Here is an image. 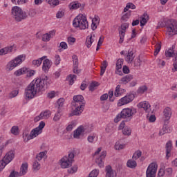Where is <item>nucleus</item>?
<instances>
[{"instance_id":"f257e3e1","label":"nucleus","mask_w":177,"mask_h":177,"mask_svg":"<svg viewBox=\"0 0 177 177\" xmlns=\"http://www.w3.org/2000/svg\"><path fill=\"white\" fill-rule=\"evenodd\" d=\"M48 77L44 76V77H39L36 80H34L25 89V96L26 99L30 100V99H34L37 93L45 91L48 88V85L49 83H47Z\"/></svg>"},{"instance_id":"f03ea898","label":"nucleus","mask_w":177,"mask_h":177,"mask_svg":"<svg viewBox=\"0 0 177 177\" xmlns=\"http://www.w3.org/2000/svg\"><path fill=\"white\" fill-rule=\"evenodd\" d=\"M72 109H74L71 113V117L73 115H81L84 108L85 107V100L84 96L81 95H75L73 97V101L71 103Z\"/></svg>"},{"instance_id":"7ed1b4c3","label":"nucleus","mask_w":177,"mask_h":177,"mask_svg":"<svg viewBox=\"0 0 177 177\" xmlns=\"http://www.w3.org/2000/svg\"><path fill=\"white\" fill-rule=\"evenodd\" d=\"M164 27H166L167 34V35H169V37H172V35H175V34H177L176 20L169 19L166 22V24L164 21H160L158 22L156 28H162Z\"/></svg>"},{"instance_id":"20e7f679","label":"nucleus","mask_w":177,"mask_h":177,"mask_svg":"<svg viewBox=\"0 0 177 177\" xmlns=\"http://www.w3.org/2000/svg\"><path fill=\"white\" fill-rule=\"evenodd\" d=\"M136 113V109L133 108H125L122 110V111L114 118V122H119L121 121V118L127 120V121H131L132 117L135 115Z\"/></svg>"},{"instance_id":"39448f33","label":"nucleus","mask_w":177,"mask_h":177,"mask_svg":"<svg viewBox=\"0 0 177 177\" xmlns=\"http://www.w3.org/2000/svg\"><path fill=\"white\" fill-rule=\"evenodd\" d=\"M73 26L75 28H80V30H86L89 27L86 17L84 15H77L73 21Z\"/></svg>"},{"instance_id":"423d86ee","label":"nucleus","mask_w":177,"mask_h":177,"mask_svg":"<svg viewBox=\"0 0 177 177\" xmlns=\"http://www.w3.org/2000/svg\"><path fill=\"white\" fill-rule=\"evenodd\" d=\"M24 60H26V55L23 54L17 56L8 63L6 70L8 71H12V70H14L15 67L19 66V64H21Z\"/></svg>"},{"instance_id":"0eeeda50","label":"nucleus","mask_w":177,"mask_h":177,"mask_svg":"<svg viewBox=\"0 0 177 177\" xmlns=\"http://www.w3.org/2000/svg\"><path fill=\"white\" fill-rule=\"evenodd\" d=\"M12 16L16 21H21V20H24L26 17H28V15L26 12H24L20 7L17 6L12 8Z\"/></svg>"},{"instance_id":"6e6552de","label":"nucleus","mask_w":177,"mask_h":177,"mask_svg":"<svg viewBox=\"0 0 177 177\" xmlns=\"http://www.w3.org/2000/svg\"><path fill=\"white\" fill-rule=\"evenodd\" d=\"M74 152L68 153V156H64L61 159V167L62 168H70L73 165V161H74Z\"/></svg>"},{"instance_id":"1a4fd4ad","label":"nucleus","mask_w":177,"mask_h":177,"mask_svg":"<svg viewBox=\"0 0 177 177\" xmlns=\"http://www.w3.org/2000/svg\"><path fill=\"white\" fill-rule=\"evenodd\" d=\"M158 168V165H157V163L156 162L151 163L146 171V176L156 177V174H157Z\"/></svg>"},{"instance_id":"9d476101","label":"nucleus","mask_w":177,"mask_h":177,"mask_svg":"<svg viewBox=\"0 0 177 177\" xmlns=\"http://www.w3.org/2000/svg\"><path fill=\"white\" fill-rule=\"evenodd\" d=\"M13 158H15V151H10L4 156L1 162V166L4 168V167H6V165L13 160Z\"/></svg>"},{"instance_id":"9b49d317","label":"nucleus","mask_w":177,"mask_h":177,"mask_svg":"<svg viewBox=\"0 0 177 177\" xmlns=\"http://www.w3.org/2000/svg\"><path fill=\"white\" fill-rule=\"evenodd\" d=\"M135 99V94L133 93H129V95H125L120 100L119 103L122 106H124V104H128V103H131L133 100Z\"/></svg>"},{"instance_id":"f8f14e48","label":"nucleus","mask_w":177,"mask_h":177,"mask_svg":"<svg viewBox=\"0 0 177 177\" xmlns=\"http://www.w3.org/2000/svg\"><path fill=\"white\" fill-rule=\"evenodd\" d=\"M34 130L32 129L30 134L28 133V131H24L23 132V139L25 142H28V140H31L32 139H34L37 138V134H35Z\"/></svg>"},{"instance_id":"ddd939ff","label":"nucleus","mask_w":177,"mask_h":177,"mask_svg":"<svg viewBox=\"0 0 177 177\" xmlns=\"http://www.w3.org/2000/svg\"><path fill=\"white\" fill-rule=\"evenodd\" d=\"M172 115V110L169 107H166L163 110V119L165 121V124H169V120H171V117Z\"/></svg>"},{"instance_id":"4468645a","label":"nucleus","mask_w":177,"mask_h":177,"mask_svg":"<svg viewBox=\"0 0 177 177\" xmlns=\"http://www.w3.org/2000/svg\"><path fill=\"white\" fill-rule=\"evenodd\" d=\"M68 7L71 10H75L77 9L84 10V8H85V3H81L78 1H73L69 4Z\"/></svg>"},{"instance_id":"2eb2a0df","label":"nucleus","mask_w":177,"mask_h":177,"mask_svg":"<svg viewBox=\"0 0 177 177\" xmlns=\"http://www.w3.org/2000/svg\"><path fill=\"white\" fill-rule=\"evenodd\" d=\"M107 154V152L106 151H103L100 157L95 160L96 164L99 166L100 168H102L104 165V163L103 162V160L106 158V156Z\"/></svg>"},{"instance_id":"dca6fc26","label":"nucleus","mask_w":177,"mask_h":177,"mask_svg":"<svg viewBox=\"0 0 177 177\" xmlns=\"http://www.w3.org/2000/svg\"><path fill=\"white\" fill-rule=\"evenodd\" d=\"M172 141L169 140L165 145L166 160H169V157H171V151H172Z\"/></svg>"},{"instance_id":"f3484780","label":"nucleus","mask_w":177,"mask_h":177,"mask_svg":"<svg viewBox=\"0 0 177 177\" xmlns=\"http://www.w3.org/2000/svg\"><path fill=\"white\" fill-rule=\"evenodd\" d=\"M106 176L105 177H117V172L113 170L111 166L107 165L105 167Z\"/></svg>"},{"instance_id":"a211bd4d","label":"nucleus","mask_w":177,"mask_h":177,"mask_svg":"<svg viewBox=\"0 0 177 177\" xmlns=\"http://www.w3.org/2000/svg\"><path fill=\"white\" fill-rule=\"evenodd\" d=\"M138 107H139L140 109H144L146 113H150V107H151V106L150 105V103H149V102L144 101L140 102L138 104Z\"/></svg>"},{"instance_id":"6ab92c4d","label":"nucleus","mask_w":177,"mask_h":177,"mask_svg":"<svg viewBox=\"0 0 177 177\" xmlns=\"http://www.w3.org/2000/svg\"><path fill=\"white\" fill-rule=\"evenodd\" d=\"M45 128V122L41 121L40 122L39 126L35 129H33L34 132L35 133V134L38 136V135H41L42 133V129Z\"/></svg>"},{"instance_id":"aec40b11","label":"nucleus","mask_w":177,"mask_h":177,"mask_svg":"<svg viewBox=\"0 0 177 177\" xmlns=\"http://www.w3.org/2000/svg\"><path fill=\"white\" fill-rule=\"evenodd\" d=\"M49 68H50V60L46 59L43 61L42 69L44 73H48V71H49Z\"/></svg>"},{"instance_id":"412c9836","label":"nucleus","mask_w":177,"mask_h":177,"mask_svg":"<svg viewBox=\"0 0 177 177\" xmlns=\"http://www.w3.org/2000/svg\"><path fill=\"white\" fill-rule=\"evenodd\" d=\"M84 132V127L80 126L78 127L73 133V138L75 139H80V136H81V134Z\"/></svg>"},{"instance_id":"4be33fe9","label":"nucleus","mask_w":177,"mask_h":177,"mask_svg":"<svg viewBox=\"0 0 177 177\" xmlns=\"http://www.w3.org/2000/svg\"><path fill=\"white\" fill-rule=\"evenodd\" d=\"M132 80H133V76H132V75H127L126 76L123 77L121 78L120 84H123L124 85H127V84H128V82L132 81Z\"/></svg>"},{"instance_id":"5701e85b","label":"nucleus","mask_w":177,"mask_h":177,"mask_svg":"<svg viewBox=\"0 0 177 177\" xmlns=\"http://www.w3.org/2000/svg\"><path fill=\"white\" fill-rule=\"evenodd\" d=\"M93 37H95V35L92 36V35H90L88 36L86 39L85 45L86 48H91L92 46V44L94 42Z\"/></svg>"},{"instance_id":"b1692460","label":"nucleus","mask_w":177,"mask_h":177,"mask_svg":"<svg viewBox=\"0 0 177 177\" xmlns=\"http://www.w3.org/2000/svg\"><path fill=\"white\" fill-rule=\"evenodd\" d=\"M13 50V47H5L4 48H1L0 50V56H4V55H8V53H12Z\"/></svg>"},{"instance_id":"393cba45","label":"nucleus","mask_w":177,"mask_h":177,"mask_svg":"<svg viewBox=\"0 0 177 177\" xmlns=\"http://www.w3.org/2000/svg\"><path fill=\"white\" fill-rule=\"evenodd\" d=\"M28 169V164L24 163L21 166L19 176H23V175H26L27 174V171Z\"/></svg>"},{"instance_id":"a878e982","label":"nucleus","mask_w":177,"mask_h":177,"mask_svg":"<svg viewBox=\"0 0 177 177\" xmlns=\"http://www.w3.org/2000/svg\"><path fill=\"white\" fill-rule=\"evenodd\" d=\"M28 73V68H21L15 72V75L16 77H20V75H23V74H27Z\"/></svg>"},{"instance_id":"bb28decb","label":"nucleus","mask_w":177,"mask_h":177,"mask_svg":"<svg viewBox=\"0 0 177 177\" xmlns=\"http://www.w3.org/2000/svg\"><path fill=\"white\" fill-rule=\"evenodd\" d=\"M147 21H149V15L147 13H144L141 17L140 26H146Z\"/></svg>"},{"instance_id":"cd10ccee","label":"nucleus","mask_w":177,"mask_h":177,"mask_svg":"<svg viewBox=\"0 0 177 177\" xmlns=\"http://www.w3.org/2000/svg\"><path fill=\"white\" fill-rule=\"evenodd\" d=\"M46 59V56H43L41 58L38 59H35L32 61L33 66H35L36 67H39L41 64H42V60Z\"/></svg>"},{"instance_id":"c85d7f7f","label":"nucleus","mask_w":177,"mask_h":177,"mask_svg":"<svg viewBox=\"0 0 177 177\" xmlns=\"http://www.w3.org/2000/svg\"><path fill=\"white\" fill-rule=\"evenodd\" d=\"M123 135L124 136H131V134L132 133V129H131V127L126 126L123 130L122 131Z\"/></svg>"},{"instance_id":"c756f323","label":"nucleus","mask_w":177,"mask_h":177,"mask_svg":"<svg viewBox=\"0 0 177 177\" xmlns=\"http://www.w3.org/2000/svg\"><path fill=\"white\" fill-rule=\"evenodd\" d=\"M127 166L128 167V168L133 169L136 168V167L138 166V163H136V161L130 159L127 161Z\"/></svg>"},{"instance_id":"7c9ffc66","label":"nucleus","mask_w":177,"mask_h":177,"mask_svg":"<svg viewBox=\"0 0 177 177\" xmlns=\"http://www.w3.org/2000/svg\"><path fill=\"white\" fill-rule=\"evenodd\" d=\"M133 59H135V56H133V53L132 51H130L128 53V55H127L125 60L128 63H132L133 62Z\"/></svg>"},{"instance_id":"2f4dec72","label":"nucleus","mask_w":177,"mask_h":177,"mask_svg":"<svg viewBox=\"0 0 177 177\" xmlns=\"http://www.w3.org/2000/svg\"><path fill=\"white\" fill-rule=\"evenodd\" d=\"M51 112L49 110L45 111L44 112H41L40 113V117L43 118V120H48L50 117Z\"/></svg>"},{"instance_id":"473e14b6","label":"nucleus","mask_w":177,"mask_h":177,"mask_svg":"<svg viewBox=\"0 0 177 177\" xmlns=\"http://www.w3.org/2000/svg\"><path fill=\"white\" fill-rule=\"evenodd\" d=\"M32 169L33 171H39L41 169V164L37 160H35L32 165Z\"/></svg>"},{"instance_id":"72a5a7b5","label":"nucleus","mask_w":177,"mask_h":177,"mask_svg":"<svg viewBox=\"0 0 177 177\" xmlns=\"http://www.w3.org/2000/svg\"><path fill=\"white\" fill-rule=\"evenodd\" d=\"M134 67L139 68L142 66V61L140 60V56H138L137 58L134 59L133 62Z\"/></svg>"},{"instance_id":"f704fd0d","label":"nucleus","mask_w":177,"mask_h":177,"mask_svg":"<svg viewBox=\"0 0 177 177\" xmlns=\"http://www.w3.org/2000/svg\"><path fill=\"white\" fill-rule=\"evenodd\" d=\"M98 86H99V82H93L90 84L88 89L89 91H91V92H93V91H95V89H96V88H97Z\"/></svg>"},{"instance_id":"c9c22d12","label":"nucleus","mask_w":177,"mask_h":177,"mask_svg":"<svg viewBox=\"0 0 177 177\" xmlns=\"http://www.w3.org/2000/svg\"><path fill=\"white\" fill-rule=\"evenodd\" d=\"M67 80L69 81V85H73V84H74V81L77 80V75L71 74L67 77Z\"/></svg>"},{"instance_id":"e433bc0d","label":"nucleus","mask_w":177,"mask_h":177,"mask_svg":"<svg viewBox=\"0 0 177 177\" xmlns=\"http://www.w3.org/2000/svg\"><path fill=\"white\" fill-rule=\"evenodd\" d=\"M129 9H136V6H135V4L133 3H128L126 7L124 8V12H128V10Z\"/></svg>"},{"instance_id":"4c0bfd02","label":"nucleus","mask_w":177,"mask_h":177,"mask_svg":"<svg viewBox=\"0 0 177 177\" xmlns=\"http://www.w3.org/2000/svg\"><path fill=\"white\" fill-rule=\"evenodd\" d=\"M48 153V151H44L40 152L38 155L36 156V160L41 161L42 160L43 157H45V156Z\"/></svg>"},{"instance_id":"58836bf2","label":"nucleus","mask_w":177,"mask_h":177,"mask_svg":"<svg viewBox=\"0 0 177 177\" xmlns=\"http://www.w3.org/2000/svg\"><path fill=\"white\" fill-rule=\"evenodd\" d=\"M165 56L166 57H174V56H175V57H176L175 55L174 49H169L167 51H166Z\"/></svg>"},{"instance_id":"ea45409f","label":"nucleus","mask_w":177,"mask_h":177,"mask_svg":"<svg viewBox=\"0 0 177 177\" xmlns=\"http://www.w3.org/2000/svg\"><path fill=\"white\" fill-rule=\"evenodd\" d=\"M122 64H124V59H118L116 62V70H121V68H122Z\"/></svg>"},{"instance_id":"a19ab883","label":"nucleus","mask_w":177,"mask_h":177,"mask_svg":"<svg viewBox=\"0 0 177 177\" xmlns=\"http://www.w3.org/2000/svg\"><path fill=\"white\" fill-rule=\"evenodd\" d=\"M140 157H142V151L138 150L133 153L132 158L133 160H138Z\"/></svg>"},{"instance_id":"79ce46f5","label":"nucleus","mask_w":177,"mask_h":177,"mask_svg":"<svg viewBox=\"0 0 177 177\" xmlns=\"http://www.w3.org/2000/svg\"><path fill=\"white\" fill-rule=\"evenodd\" d=\"M119 35H120L119 44H122V42H124V38L125 37V31L120 30Z\"/></svg>"},{"instance_id":"37998d69","label":"nucleus","mask_w":177,"mask_h":177,"mask_svg":"<svg viewBox=\"0 0 177 177\" xmlns=\"http://www.w3.org/2000/svg\"><path fill=\"white\" fill-rule=\"evenodd\" d=\"M120 95H121V85L118 84L115 88V90L114 92V95L116 97H118V96H120Z\"/></svg>"},{"instance_id":"c03bdc74","label":"nucleus","mask_w":177,"mask_h":177,"mask_svg":"<svg viewBox=\"0 0 177 177\" xmlns=\"http://www.w3.org/2000/svg\"><path fill=\"white\" fill-rule=\"evenodd\" d=\"M147 91V86H142L138 88L137 92L140 94H143L145 92Z\"/></svg>"},{"instance_id":"a18cd8bd","label":"nucleus","mask_w":177,"mask_h":177,"mask_svg":"<svg viewBox=\"0 0 177 177\" xmlns=\"http://www.w3.org/2000/svg\"><path fill=\"white\" fill-rule=\"evenodd\" d=\"M125 148V144H120V142H116L115 144V150H122Z\"/></svg>"},{"instance_id":"49530a36","label":"nucleus","mask_w":177,"mask_h":177,"mask_svg":"<svg viewBox=\"0 0 177 177\" xmlns=\"http://www.w3.org/2000/svg\"><path fill=\"white\" fill-rule=\"evenodd\" d=\"M160 50H161V43H157L156 45L154 56H157L160 53Z\"/></svg>"},{"instance_id":"de8ad7c7","label":"nucleus","mask_w":177,"mask_h":177,"mask_svg":"<svg viewBox=\"0 0 177 177\" xmlns=\"http://www.w3.org/2000/svg\"><path fill=\"white\" fill-rule=\"evenodd\" d=\"M50 36L48 33H46L42 35L41 39L44 42H49V41H50Z\"/></svg>"},{"instance_id":"09e8293b","label":"nucleus","mask_w":177,"mask_h":177,"mask_svg":"<svg viewBox=\"0 0 177 177\" xmlns=\"http://www.w3.org/2000/svg\"><path fill=\"white\" fill-rule=\"evenodd\" d=\"M11 133H12V135H18L19 134V127L17 126H13L11 128Z\"/></svg>"},{"instance_id":"8fccbe9b","label":"nucleus","mask_w":177,"mask_h":177,"mask_svg":"<svg viewBox=\"0 0 177 177\" xmlns=\"http://www.w3.org/2000/svg\"><path fill=\"white\" fill-rule=\"evenodd\" d=\"M129 17H131V12H127L124 15H123L121 18V20H122L123 21H128V19H129Z\"/></svg>"},{"instance_id":"3c124183","label":"nucleus","mask_w":177,"mask_h":177,"mask_svg":"<svg viewBox=\"0 0 177 177\" xmlns=\"http://www.w3.org/2000/svg\"><path fill=\"white\" fill-rule=\"evenodd\" d=\"M29 17H34L37 15V10L35 9H30L28 12Z\"/></svg>"},{"instance_id":"603ef678","label":"nucleus","mask_w":177,"mask_h":177,"mask_svg":"<svg viewBox=\"0 0 177 177\" xmlns=\"http://www.w3.org/2000/svg\"><path fill=\"white\" fill-rule=\"evenodd\" d=\"M162 129L163 131H165L166 133H171V132H172V130H171V129L168 127V124L167 123H165V124L163 125Z\"/></svg>"},{"instance_id":"864d4df0","label":"nucleus","mask_w":177,"mask_h":177,"mask_svg":"<svg viewBox=\"0 0 177 177\" xmlns=\"http://www.w3.org/2000/svg\"><path fill=\"white\" fill-rule=\"evenodd\" d=\"M60 117H62V114H60V109L57 111V113L55 114V116L53 118V121H59L60 120Z\"/></svg>"},{"instance_id":"5fc2aeb1","label":"nucleus","mask_w":177,"mask_h":177,"mask_svg":"<svg viewBox=\"0 0 177 177\" xmlns=\"http://www.w3.org/2000/svg\"><path fill=\"white\" fill-rule=\"evenodd\" d=\"M19 95V90H14L12 91L9 96L10 99H12V97H16V96H17Z\"/></svg>"},{"instance_id":"6e6d98bb","label":"nucleus","mask_w":177,"mask_h":177,"mask_svg":"<svg viewBox=\"0 0 177 177\" xmlns=\"http://www.w3.org/2000/svg\"><path fill=\"white\" fill-rule=\"evenodd\" d=\"M73 62V67L78 66V57L74 55L72 56Z\"/></svg>"},{"instance_id":"4d7b16f0","label":"nucleus","mask_w":177,"mask_h":177,"mask_svg":"<svg viewBox=\"0 0 177 177\" xmlns=\"http://www.w3.org/2000/svg\"><path fill=\"white\" fill-rule=\"evenodd\" d=\"M78 169V167L73 166L72 168L68 169V174H75Z\"/></svg>"},{"instance_id":"13d9d810","label":"nucleus","mask_w":177,"mask_h":177,"mask_svg":"<svg viewBox=\"0 0 177 177\" xmlns=\"http://www.w3.org/2000/svg\"><path fill=\"white\" fill-rule=\"evenodd\" d=\"M47 2L49 3V5H52L53 6H57L59 0H48Z\"/></svg>"},{"instance_id":"bf43d9fd","label":"nucleus","mask_w":177,"mask_h":177,"mask_svg":"<svg viewBox=\"0 0 177 177\" xmlns=\"http://www.w3.org/2000/svg\"><path fill=\"white\" fill-rule=\"evenodd\" d=\"M97 175H99V171L94 169L89 174L88 177H97Z\"/></svg>"},{"instance_id":"052dcab7","label":"nucleus","mask_w":177,"mask_h":177,"mask_svg":"<svg viewBox=\"0 0 177 177\" xmlns=\"http://www.w3.org/2000/svg\"><path fill=\"white\" fill-rule=\"evenodd\" d=\"M60 60H61L60 55H56L55 56V64L56 66H59V64H60Z\"/></svg>"},{"instance_id":"680f3d73","label":"nucleus","mask_w":177,"mask_h":177,"mask_svg":"<svg viewBox=\"0 0 177 177\" xmlns=\"http://www.w3.org/2000/svg\"><path fill=\"white\" fill-rule=\"evenodd\" d=\"M164 175H165V170L160 168L158 172V177H164Z\"/></svg>"},{"instance_id":"e2e57ef3","label":"nucleus","mask_w":177,"mask_h":177,"mask_svg":"<svg viewBox=\"0 0 177 177\" xmlns=\"http://www.w3.org/2000/svg\"><path fill=\"white\" fill-rule=\"evenodd\" d=\"M19 176H20V173L16 171H12L8 177H19Z\"/></svg>"},{"instance_id":"0e129e2a","label":"nucleus","mask_w":177,"mask_h":177,"mask_svg":"<svg viewBox=\"0 0 177 177\" xmlns=\"http://www.w3.org/2000/svg\"><path fill=\"white\" fill-rule=\"evenodd\" d=\"M57 103L59 106V109H60V107H63V105L64 104V100L63 98H60L57 100Z\"/></svg>"},{"instance_id":"69168bd1","label":"nucleus","mask_w":177,"mask_h":177,"mask_svg":"<svg viewBox=\"0 0 177 177\" xmlns=\"http://www.w3.org/2000/svg\"><path fill=\"white\" fill-rule=\"evenodd\" d=\"M129 27V23H124L121 25V31H125L127 28Z\"/></svg>"},{"instance_id":"338daca9","label":"nucleus","mask_w":177,"mask_h":177,"mask_svg":"<svg viewBox=\"0 0 177 177\" xmlns=\"http://www.w3.org/2000/svg\"><path fill=\"white\" fill-rule=\"evenodd\" d=\"M76 41L75 37H68V43L71 45V44H74Z\"/></svg>"},{"instance_id":"774afa93","label":"nucleus","mask_w":177,"mask_h":177,"mask_svg":"<svg viewBox=\"0 0 177 177\" xmlns=\"http://www.w3.org/2000/svg\"><path fill=\"white\" fill-rule=\"evenodd\" d=\"M173 66L175 71H177V54H176V56L175 57V61L173 64Z\"/></svg>"}]
</instances>
